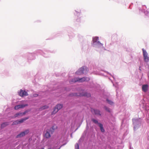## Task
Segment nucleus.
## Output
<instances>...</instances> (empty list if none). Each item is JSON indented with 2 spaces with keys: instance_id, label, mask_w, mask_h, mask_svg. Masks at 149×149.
<instances>
[{
  "instance_id": "1",
  "label": "nucleus",
  "mask_w": 149,
  "mask_h": 149,
  "mask_svg": "<svg viewBox=\"0 0 149 149\" xmlns=\"http://www.w3.org/2000/svg\"><path fill=\"white\" fill-rule=\"evenodd\" d=\"M72 96H85L87 97H91V94L90 93L87 92H82L81 93H74L72 94Z\"/></svg>"
},
{
  "instance_id": "2",
  "label": "nucleus",
  "mask_w": 149,
  "mask_h": 149,
  "mask_svg": "<svg viewBox=\"0 0 149 149\" xmlns=\"http://www.w3.org/2000/svg\"><path fill=\"white\" fill-rule=\"evenodd\" d=\"M88 71L86 67H82L80 68L76 73L77 75H81L84 74H86Z\"/></svg>"
},
{
  "instance_id": "3",
  "label": "nucleus",
  "mask_w": 149,
  "mask_h": 149,
  "mask_svg": "<svg viewBox=\"0 0 149 149\" xmlns=\"http://www.w3.org/2000/svg\"><path fill=\"white\" fill-rule=\"evenodd\" d=\"M89 80V78L88 77H85L83 78H75L72 79V82H76L79 81V82H83L85 81H88Z\"/></svg>"
},
{
  "instance_id": "4",
  "label": "nucleus",
  "mask_w": 149,
  "mask_h": 149,
  "mask_svg": "<svg viewBox=\"0 0 149 149\" xmlns=\"http://www.w3.org/2000/svg\"><path fill=\"white\" fill-rule=\"evenodd\" d=\"M57 128V127L56 125L53 126L50 129V130H47L46 133L45 134V136L46 138H49L51 137V135L50 134L49 131L50 130L52 131V130H54Z\"/></svg>"
},
{
  "instance_id": "5",
  "label": "nucleus",
  "mask_w": 149,
  "mask_h": 149,
  "mask_svg": "<svg viewBox=\"0 0 149 149\" xmlns=\"http://www.w3.org/2000/svg\"><path fill=\"white\" fill-rule=\"evenodd\" d=\"M29 132V130L27 129L24 131L22 132L19 134L17 135L16 136V138H21L24 136L25 135L27 134Z\"/></svg>"
},
{
  "instance_id": "6",
  "label": "nucleus",
  "mask_w": 149,
  "mask_h": 149,
  "mask_svg": "<svg viewBox=\"0 0 149 149\" xmlns=\"http://www.w3.org/2000/svg\"><path fill=\"white\" fill-rule=\"evenodd\" d=\"M142 51L144 61L146 62H148L149 61V57L148 56L147 53L143 49H142Z\"/></svg>"
},
{
  "instance_id": "7",
  "label": "nucleus",
  "mask_w": 149,
  "mask_h": 149,
  "mask_svg": "<svg viewBox=\"0 0 149 149\" xmlns=\"http://www.w3.org/2000/svg\"><path fill=\"white\" fill-rule=\"evenodd\" d=\"M18 94L21 97L27 96L28 95L27 92L25 90H20V91L18 92Z\"/></svg>"
},
{
  "instance_id": "8",
  "label": "nucleus",
  "mask_w": 149,
  "mask_h": 149,
  "mask_svg": "<svg viewBox=\"0 0 149 149\" xmlns=\"http://www.w3.org/2000/svg\"><path fill=\"white\" fill-rule=\"evenodd\" d=\"M27 106V104H20L14 107V109L15 110H17L19 108H22L24 107Z\"/></svg>"
},
{
  "instance_id": "9",
  "label": "nucleus",
  "mask_w": 149,
  "mask_h": 149,
  "mask_svg": "<svg viewBox=\"0 0 149 149\" xmlns=\"http://www.w3.org/2000/svg\"><path fill=\"white\" fill-rule=\"evenodd\" d=\"M91 111L92 112H94L95 115L99 116H100L101 115V114L100 113V111L98 110L92 109H91Z\"/></svg>"
},
{
  "instance_id": "10",
  "label": "nucleus",
  "mask_w": 149,
  "mask_h": 149,
  "mask_svg": "<svg viewBox=\"0 0 149 149\" xmlns=\"http://www.w3.org/2000/svg\"><path fill=\"white\" fill-rule=\"evenodd\" d=\"M27 112V111H26L24 112L17 113L15 115V117H18V116H22L25 115Z\"/></svg>"
},
{
  "instance_id": "11",
  "label": "nucleus",
  "mask_w": 149,
  "mask_h": 149,
  "mask_svg": "<svg viewBox=\"0 0 149 149\" xmlns=\"http://www.w3.org/2000/svg\"><path fill=\"white\" fill-rule=\"evenodd\" d=\"M148 86L147 84L143 85L142 86V91L145 92H147L148 90Z\"/></svg>"
},
{
  "instance_id": "12",
  "label": "nucleus",
  "mask_w": 149,
  "mask_h": 149,
  "mask_svg": "<svg viewBox=\"0 0 149 149\" xmlns=\"http://www.w3.org/2000/svg\"><path fill=\"white\" fill-rule=\"evenodd\" d=\"M9 124V122H4L2 123L1 125V129H3L8 125Z\"/></svg>"
},
{
  "instance_id": "13",
  "label": "nucleus",
  "mask_w": 149,
  "mask_h": 149,
  "mask_svg": "<svg viewBox=\"0 0 149 149\" xmlns=\"http://www.w3.org/2000/svg\"><path fill=\"white\" fill-rule=\"evenodd\" d=\"M29 118V117H27L24 118H22L20 120H19V123H22L24 121Z\"/></svg>"
},
{
  "instance_id": "14",
  "label": "nucleus",
  "mask_w": 149,
  "mask_h": 149,
  "mask_svg": "<svg viewBox=\"0 0 149 149\" xmlns=\"http://www.w3.org/2000/svg\"><path fill=\"white\" fill-rule=\"evenodd\" d=\"M98 126L100 127L101 131L102 132H104L105 130L103 128V125L101 123H99Z\"/></svg>"
},
{
  "instance_id": "15",
  "label": "nucleus",
  "mask_w": 149,
  "mask_h": 149,
  "mask_svg": "<svg viewBox=\"0 0 149 149\" xmlns=\"http://www.w3.org/2000/svg\"><path fill=\"white\" fill-rule=\"evenodd\" d=\"M55 107L59 110L62 108L63 105L62 104H58Z\"/></svg>"
},
{
  "instance_id": "16",
  "label": "nucleus",
  "mask_w": 149,
  "mask_h": 149,
  "mask_svg": "<svg viewBox=\"0 0 149 149\" xmlns=\"http://www.w3.org/2000/svg\"><path fill=\"white\" fill-rule=\"evenodd\" d=\"M58 111V109L55 107L54 109V110H53V111L52 113V114L53 115V114H55Z\"/></svg>"
},
{
  "instance_id": "17",
  "label": "nucleus",
  "mask_w": 149,
  "mask_h": 149,
  "mask_svg": "<svg viewBox=\"0 0 149 149\" xmlns=\"http://www.w3.org/2000/svg\"><path fill=\"white\" fill-rule=\"evenodd\" d=\"M107 101V102L109 104H110L111 105H112L113 104V102H112L111 100H110L108 99H107L106 100Z\"/></svg>"
},
{
  "instance_id": "18",
  "label": "nucleus",
  "mask_w": 149,
  "mask_h": 149,
  "mask_svg": "<svg viewBox=\"0 0 149 149\" xmlns=\"http://www.w3.org/2000/svg\"><path fill=\"white\" fill-rule=\"evenodd\" d=\"M48 108V107L47 105L41 107L40 109L41 110H42Z\"/></svg>"
},
{
  "instance_id": "19",
  "label": "nucleus",
  "mask_w": 149,
  "mask_h": 149,
  "mask_svg": "<svg viewBox=\"0 0 149 149\" xmlns=\"http://www.w3.org/2000/svg\"><path fill=\"white\" fill-rule=\"evenodd\" d=\"M98 39L99 38L98 37H94L93 38V41L94 42H96Z\"/></svg>"
},
{
  "instance_id": "20",
  "label": "nucleus",
  "mask_w": 149,
  "mask_h": 149,
  "mask_svg": "<svg viewBox=\"0 0 149 149\" xmlns=\"http://www.w3.org/2000/svg\"><path fill=\"white\" fill-rule=\"evenodd\" d=\"M92 121L95 123V124H97L98 125H99V123H98V121L94 119H92Z\"/></svg>"
},
{
  "instance_id": "21",
  "label": "nucleus",
  "mask_w": 149,
  "mask_h": 149,
  "mask_svg": "<svg viewBox=\"0 0 149 149\" xmlns=\"http://www.w3.org/2000/svg\"><path fill=\"white\" fill-rule=\"evenodd\" d=\"M19 120H17L13 122L12 125H17L19 124Z\"/></svg>"
},
{
  "instance_id": "22",
  "label": "nucleus",
  "mask_w": 149,
  "mask_h": 149,
  "mask_svg": "<svg viewBox=\"0 0 149 149\" xmlns=\"http://www.w3.org/2000/svg\"><path fill=\"white\" fill-rule=\"evenodd\" d=\"M104 109L106 110L107 111V112H111V111H110V109L109 108H108V107H104Z\"/></svg>"
},
{
  "instance_id": "23",
  "label": "nucleus",
  "mask_w": 149,
  "mask_h": 149,
  "mask_svg": "<svg viewBox=\"0 0 149 149\" xmlns=\"http://www.w3.org/2000/svg\"><path fill=\"white\" fill-rule=\"evenodd\" d=\"M75 149H79V146L77 143L75 145Z\"/></svg>"
},
{
  "instance_id": "24",
  "label": "nucleus",
  "mask_w": 149,
  "mask_h": 149,
  "mask_svg": "<svg viewBox=\"0 0 149 149\" xmlns=\"http://www.w3.org/2000/svg\"><path fill=\"white\" fill-rule=\"evenodd\" d=\"M38 96V95L37 94H34L33 95V96L34 97H37Z\"/></svg>"
},
{
  "instance_id": "25",
  "label": "nucleus",
  "mask_w": 149,
  "mask_h": 149,
  "mask_svg": "<svg viewBox=\"0 0 149 149\" xmlns=\"http://www.w3.org/2000/svg\"><path fill=\"white\" fill-rule=\"evenodd\" d=\"M97 44L98 45H101L102 46V44L99 41H98L97 42Z\"/></svg>"
},
{
  "instance_id": "26",
  "label": "nucleus",
  "mask_w": 149,
  "mask_h": 149,
  "mask_svg": "<svg viewBox=\"0 0 149 149\" xmlns=\"http://www.w3.org/2000/svg\"><path fill=\"white\" fill-rule=\"evenodd\" d=\"M139 70L141 71V69H140V67H139Z\"/></svg>"
},
{
  "instance_id": "27",
  "label": "nucleus",
  "mask_w": 149,
  "mask_h": 149,
  "mask_svg": "<svg viewBox=\"0 0 149 149\" xmlns=\"http://www.w3.org/2000/svg\"><path fill=\"white\" fill-rule=\"evenodd\" d=\"M41 149H44V148H42Z\"/></svg>"
}]
</instances>
